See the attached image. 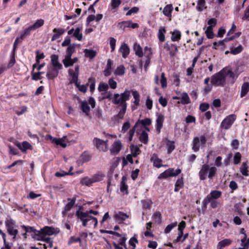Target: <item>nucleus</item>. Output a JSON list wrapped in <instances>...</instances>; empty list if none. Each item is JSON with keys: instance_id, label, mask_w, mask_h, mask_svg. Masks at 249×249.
<instances>
[{"instance_id": "obj_25", "label": "nucleus", "mask_w": 249, "mask_h": 249, "mask_svg": "<svg viewBox=\"0 0 249 249\" xmlns=\"http://www.w3.org/2000/svg\"><path fill=\"white\" fill-rule=\"evenodd\" d=\"M222 193L220 191L214 190L211 191V192L208 194L205 198L207 200H211V199L217 200L218 198L221 196Z\"/></svg>"}, {"instance_id": "obj_58", "label": "nucleus", "mask_w": 249, "mask_h": 249, "mask_svg": "<svg viewBox=\"0 0 249 249\" xmlns=\"http://www.w3.org/2000/svg\"><path fill=\"white\" fill-rule=\"evenodd\" d=\"M241 154L238 152H236L233 156V163L235 165L239 164L241 162Z\"/></svg>"}, {"instance_id": "obj_3", "label": "nucleus", "mask_w": 249, "mask_h": 249, "mask_svg": "<svg viewBox=\"0 0 249 249\" xmlns=\"http://www.w3.org/2000/svg\"><path fill=\"white\" fill-rule=\"evenodd\" d=\"M131 91L125 89L124 91L119 94H114L111 98L112 103L115 105H119L120 107H127L126 101L129 100Z\"/></svg>"}, {"instance_id": "obj_7", "label": "nucleus", "mask_w": 249, "mask_h": 249, "mask_svg": "<svg viewBox=\"0 0 249 249\" xmlns=\"http://www.w3.org/2000/svg\"><path fill=\"white\" fill-rule=\"evenodd\" d=\"M21 228L22 230V235L24 238H26L27 233H29L31 234L33 238L36 240V238L39 237L40 234H41L39 231L36 230L33 227L22 225Z\"/></svg>"}, {"instance_id": "obj_11", "label": "nucleus", "mask_w": 249, "mask_h": 249, "mask_svg": "<svg viewBox=\"0 0 249 249\" xmlns=\"http://www.w3.org/2000/svg\"><path fill=\"white\" fill-rule=\"evenodd\" d=\"M181 171L180 169L169 168L160 174L158 178L165 179L169 177H176L181 173Z\"/></svg>"}, {"instance_id": "obj_43", "label": "nucleus", "mask_w": 249, "mask_h": 249, "mask_svg": "<svg viewBox=\"0 0 249 249\" xmlns=\"http://www.w3.org/2000/svg\"><path fill=\"white\" fill-rule=\"evenodd\" d=\"M241 246L242 247L238 248L237 249H248L249 247V238L247 239V235L245 234V236L241 239Z\"/></svg>"}, {"instance_id": "obj_53", "label": "nucleus", "mask_w": 249, "mask_h": 249, "mask_svg": "<svg viewBox=\"0 0 249 249\" xmlns=\"http://www.w3.org/2000/svg\"><path fill=\"white\" fill-rule=\"evenodd\" d=\"M44 23V20L42 19H38L36 20L35 23L31 25L34 30H35L42 26Z\"/></svg>"}, {"instance_id": "obj_31", "label": "nucleus", "mask_w": 249, "mask_h": 249, "mask_svg": "<svg viewBox=\"0 0 249 249\" xmlns=\"http://www.w3.org/2000/svg\"><path fill=\"white\" fill-rule=\"evenodd\" d=\"M121 3V1L120 0H111L109 7L110 10L113 13L115 12Z\"/></svg>"}, {"instance_id": "obj_24", "label": "nucleus", "mask_w": 249, "mask_h": 249, "mask_svg": "<svg viewBox=\"0 0 249 249\" xmlns=\"http://www.w3.org/2000/svg\"><path fill=\"white\" fill-rule=\"evenodd\" d=\"M119 51L122 53L123 57L125 58L129 55L130 50L126 43H123L120 47Z\"/></svg>"}, {"instance_id": "obj_64", "label": "nucleus", "mask_w": 249, "mask_h": 249, "mask_svg": "<svg viewBox=\"0 0 249 249\" xmlns=\"http://www.w3.org/2000/svg\"><path fill=\"white\" fill-rule=\"evenodd\" d=\"M152 218L156 222L160 223L161 222V213L159 212H155L152 216Z\"/></svg>"}, {"instance_id": "obj_49", "label": "nucleus", "mask_w": 249, "mask_h": 249, "mask_svg": "<svg viewBox=\"0 0 249 249\" xmlns=\"http://www.w3.org/2000/svg\"><path fill=\"white\" fill-rule=\"evenodd\" d=\"M33 31H34V29L32 28L31 26H30L28 27L25 28L20 33L21 38H24L26 36H29Z\"/></svg>"}, {"instance_id": "obj_48", "label": "nucleus", "mask_w": 249, "mask_h": 249, "mask_svg": "<svg viewBox=\"0 0 249 249\" xmlns=\"http://www.w3.org/2000/svg\"><path fill=\"white\" fill-rule=\"evenodd\" d=\"M5 224L7 229L11 228H16V222L11 218H8L6 219Z\"/></svg>"}, {"instance_id": "obj_51", "label": "nucleus", "mask_w": 249, "mask_h": 249, "mask_svg": "<svg viewBox=\"0 0 249 249\" xmlns=\"http://www.w3.org/2000/svg\"><path fill=\"white\" fill-rule=\"evenodd\" d=\"M124 67L123 65H120L115 70L114 74L115 75L122 76L124 73Z\"/></svg>"}, {"instance_id": "obj_55", "label": "nucleus", "mask_w": 249, "mask_h": 249, "mask_svg": "<svg viewBox=\"0 0 249 249\" xmlns=\"http://www.w3.org/2000/svg\"><path fill=\"white\" fill-rule=\"evenodd\" d=\"M175 148V146L174 142L168 141L167 142L166 148L168 154H170L174 150Z\"/></svg>"}, {"instance_id": "obj_15", "label": "nucleus", "mask_w": 249, "mask_h": 249, "mask_svg": "<svg viewBox=\"0 0 249 249\" xmlns=\"http://www.w3.org/2000/svg\"><path fill=\"white\" fill-rule=\"evenodd\" d=\"M151 124V120L149 118H146L143 120H139L135 125L139 128L140 131L141 130H142L143 128H144L147 131H149V128L147 126L150 125Z\"/></svg>"}, {"instance_id": "obj_9", "label": "nucleus", "mask_w": 249, "mask_h": 249, "mask_svg": "<svg viewBox=\"0 0 249 249\" xmlns=\"http://www.w3.org/2000/svg\"><path fill=\"white\" fill-rule=\"evenodd\" d=\"M90 105L92 108H94L95 106V101L92 97H90L88 101L84 100L81 103V109L87 116L89 115L90 111Z\"/></svg>"}, {"instance_id": "obj_59", "label": "nucleus", "mask_w": 249, "mask_h": 249, "mask_svg": "<svg viewBox=\"0 0 249 249\" xmlns=\"http://www.w3.org/2000/svg\"><path fill=\"white\" fill-rule=\"evenodd\" d=\"M177 222H175L167 225L164 230V233L166 234L169 233L173 228L177 226Z\"/></svg>"}, {"instance_id": "obj_54", "label": "nucleus", "mask_w": 249, "mask_h": 249, "mask_svg": "<svg viewBox=\"0 0 249 249\" xmlns=\"http://www.w3.org/2000/svg\"><path fill=\"white\" fill-rule=\"evenodd\" d=\"M180 99L182 104H188L190 103L189 97L186 93H183L181 95Z\"/></svg>"}, {"instance_id": "obj_32", "label": "nucleus", "mask_w": 249, "mask_h": 249, "mask_svg": "<svg viewBox=\"0 0 249 249\" xmlns=\"http://www.w3.org/2000/svg\"><path fill=\"white\" fill-rule=\"evenodd\" d=\"M126 178L125 177H123L122 178L121 182L120 184V191L122 193L124 194H128V186L126 184Z\"/></svg>"}, {"instance_id": "obj_39", "label": "nucleus", "mask_w": 249, "mask_h": 249, "mask_svg": "<svg viewBox=\"0 0 249 249\" xmlns=\"http://www.w3.org/2000/svg\"><path fill=\"white\" fill-rule=\"evenodd\" d=\"M249 91V83L247 82H244L241 87L240 97L245 96Z\"/></svg>"}, {"instance_id": "obj_56", "label": "nucleus", "mask_w": 249, "mask_h": 249, "mask_svg": "<svg viewBox=\"0 0 249 249\" xmlns=\"http://www.w3.org/2000/svg\"><path fill=\"white\" fill-rule=\"evenodd\" d=\"M205 204H208L209 203H211V206L213 208H216L217 207L219 204V202L217 200L215 199H211V200H207V198H205L204 200Z\"/></svg>"}, {"instance_id": "obj_47", "label": "nucleus", "mask_w": 249, "mask_h": 249, "mask_svg": "<svg viewBox=\"0 0 249 249\" xmlns=\"http://www.w3.org/2000/svg\"><path fill=\"white\" fill-rule=\"evenodd\" d=\"M173 9V8L171 4L167 5L163 9V14L166 17H171Z\"/></svg>"}, {"instance_id": "obj_45", "label": "nucleus", "mask_w": 249, "mask_h": 249, "mask_svg": "<svg viewBox=\"0 0 249 249\" xmlns=\"http://www.w3.org/2000/svg\"><path fill=\"white\" fill-rule=\"evenodd\" d=\"M142 132L140 134V141L143 143L144 144H147L148 142V136L147 132H146L144 130H142Z\"/></svg>"}, {"instance_id": "obj_22", "label": "nucleus", "mask_w": 249, "mask_h": 249, "mask_svg": "<svg viewBox=\"0 0 249 249\" xmlns=\"http://www.w3.org/2000/svg\"><path fill=\"white\" fill-rule=\"evenodd\" d=\"M53 31L54 33V34L52 36L51 41H54L58 39L61 36L64 34L65 30L61 28H55L53 29Z\"/></svg>"}, {"instance_id": "obj_41", "label": "nucleus", "mask_w": 249, "mask_h": 249, "mask_svg": "<svg viewBox=\"0 0 249 249\" xmlns=\"http://www.w3.org/2000/svg\"><path fill=\"white\" fill-rule=\"evenodd\" d=\"M85 56L89 59H92L96 55V52L93 50L85 49L83 51Z\"/></svg>"}, {"instance_id": "obj_34", "label": "nucleus", "mask_w": 249, "mask_h": 249, "mask_svg": "<svg viewBox=\"0 0 249 249\" xmlns=\"http://www.w3.org/2000/svg\"><path fill=\"white\" fill-rule=\"evenodd\" d=\"M166 32V30L164 27L161 26L159 28L158 33V37L161 42L165 40V34Z\"/></svg>"}, {"instance_id": "obj_20", "label": "nucleus", "mask_w": 249, "mask_h": 249, "mask_svg": "<svg viewBox=\"0 0 249 249\" xmlns=\"http://www.w3.org/2000/svg\"><path fill=\"white\" fill-rule=\"evenodd\" d=\"M57 69H55L51 66L48 67V71L46 74V76L48 79H53L56 77L59 73V71Z\"/></svg>"}, {"instance_id": "obj_38", "label": "nucleus", "mask_w": 249, "mask_h": 249, "mask_svg": "<svg viewBox=\"0 0 249 249\" xmlns=\"http://www.w3.org/2000/svg\"><path fill=\"white\" fill-rule=\"evenodd\" d=\"M66 136H63L61 138H55L53 143L57 145H60L62 147L65 148L67 146V144L66 143Z\"/></svg>"}, {"instance_id": "obj_8", "label": "nucleus", "mask_w": 249, "mask_h": 249, "mask_svg": "<svg viewBox=\"0 0 249 249\" xmlns=\"http://www.w3.org/2000/svg\"><path fill=\"white\" fill-rule=\"evenodd\" d=\"M236 119V115L232 114L226 116L221 123L220 127L224 130L230 129Z\"/></svg>"}, {"instance_id": "obj_42", "label": "nucleus", "mask_w": 249, "mask_h": 249, "mask_svg": "<svg viewBox=\"0 0 249 249\" xmlns=\"http://www.w3.org/2000/svg\"><path fill=\"white\" fill-rule=\"evenodd\" d=\"M206 8L205 0H198L197 1V6L196 7L197 11L201 12Z\"/></svg>"}, {"instance_id": "obj_57", "label": "nucleus", "mask_w": 249, "mask_h": 249, "mask_svg": "<svg viewBox=\"0 0 249 249\" xmlns=\"http://www.w3.org/2000/svg\"><path fill=\"white\" fill-rule=\"evenodd\" d=\"M243 49V47L240 45L235 48H231L230 52L231 54L236 55L240 53L242 51Z\"/></svg>"}, {"instance_id": "obj_37", "label": "nucleus", "mask_w": 249, "mask_h": 249, "mask_svg": "<svg viewBox=\"0 0 249 249\" xmlns=\"http://www.w3.org/2000/svg\"><path fill=\"white\" fill-rule=\"evenodd\" d=\"M133 49L135 52L136 55L140 57H142L143 53L142 48L140 46V44L137 43H135L133 45Z\"/></svg>"}, {"instance_id": "obj_60", "label": "nucleus", "mask_w": 249, "mask_h": 249, "mask_svg": "<svg viewBox=\"0 0 249 249\" xmlns=\"http://www.w3.org/2000/svg\"><path fill=\"white\" fill-rule=\"evenodd\" d=\"M205 34L208 38H213L214 36L213 28L207 27L205 30Z\"/></svg>"}, {"instance_id": "obj_1", "label": "nucleus", "mask_w": 249, "mask_h": 249, "mask_svg": "<svg viewBox=\"0 0 249 249\" xmlns=\"http://www.w3.org/2000/svg\"><path fill=\"white\" fill-rule=\"evenodd\" d=\"M79 68V65H75L74 68L69 69L68 73L71 78L70 82L74 83L80 91L85 93L87 89V86L85 85H80L78 82Z\"/></svg>"}, {"instance_id": "obj_4", "label": "nucleus", "mask_w": 249, "mask_h": 249, "mask_svg": "<svg viewBox=\"0 0 249 249\" xmlns=\"http://www.w3.org/2000/svg\"><path fill=\"white\" fill-rule=\"evenodd\" d=\"M217 168L215 166L209 167L208 164H204L202 166L199 172V178L201 180H205L208 177L210 179H213L216 175Z\"/></svg>"}, {"instance_id": "obj_46", "label": "nucleus", "mask_w": 249, "mask_h": 249, "mask_svg": "<svg viewBox=\"0 0 249 249\" xmlns=\"http://www.w3.org/2000/svg\"><path fill=\"white\" fill-rule=\"evenodd\" d=\"M240 171L244 176H249L248 166L247 162H243L240 168Z\"/></svg>"}, {"instance_id": "obj_30", "label": "nucleus", "mask_w": 249, "mask_h": 249, "mask_svg": "<svg viewBox=\"0 0 249 249\" xmlns=\"http://www.w3.org/2000/svg\"><path fill=\"white\" fill-rule=\"evenodd\" d=\"M128 217V215L123 212H118L114 215L115 220L119 223H121Z\"/></svg>"}, {"instance_id": "obj_44", "label": "nucleus", "mask_w": 249, "mask_h": 249, "mask_svg": "<svg viewBox=\"0 0 249 249\" xmlns=\"http://www.w3.org/2000/svg\"><path fill=\"white\" fill-rule=\"evenodd\" d=\"M130 91L132 92L133 98L134 99L133 103L137 106H139L140 102V95L139 92L136 90H132Z\"/></svg>"}, {"instance_id": "obj_23", "label": "nucleus", "mask_w": 249, "mask_h": 249, "mask_svg": "<svg viewBox=\"0 0 249 249\" xmlns=\"http://www.w3.org/2000/svg\"><path fill=\"white\" fill-rule=\"evenodd\" d=\"M150 160L153 163V165L155 167L159 168L163 166V165L162 164V160L159 158L156 154H153L152 155Z\"/></svg>"}, {"instance_id": "obj_17", "label": "nucleus", "mask_w": 249, "mask_h": 249, "mask_svg": "<svg viewBox=\"0 0 249 249\" xmlns=\"http://www.w3.org/2000/svg\"><path fill=\"white\" fill-rule=\"evenodd\" d=\"M123 144L120 140L115 141L112 144L110 152L112 155H117L121 151Z\"/></svg>"}, {"instance_id": "obj_18", "label": "nucleus", "mask_w": 249, "mask_h": 249, "mask_svg": "<svg viewBox=\"0 0 249 249\" xmlns=\"http://www.w3.org/2000/svg\"><path fill=\"white\" fill-rule=\"evenodd\" d=\"M51 61L52 66L51 67L54 68L58 70H61L63 69L62 65L59 61V57L57 55L53 54L51 56Z\"/></svg>"}, {"instance_id": "obj_52", "label": "nucleus", "mask_w": 249, "mask_h": 249, "mask_svg": "<svg viewBox=\"0 0 249 249\" xmlns=\"http://www.w3.org/2000/svg\"><path fill=\"white\" fill-rule=\"evenodd\" d=\"M75 52V45L72 44L69 45L66 50V54L65 57H71L73 53Z\"/></svg>"}, {"instance_id": "obj_62", "label": "nucleus", "mask_w": 249, "mask_h": 249, "mask_svg": "<svg viewBox=\"0 0 249 249\" xmlns=\"http://www.w3.org/2000/svg\"><path fill=\"white\" fill-rule=\"evenodd\" d=\"M142 208L143 209H149L152 205V202L149 200H145L142 201Z\"/></svg>"}, {"instance_id": "obj_14", "label": "nucleus", "mask_w": 249, "mask_h": 249, "mask_svg": "<svg viewBox=\"0 0 249 249\" xmlns=\"http://www.w3.org/2000/svg\"><path fill=\"white\" fill-rule=\"evenodd\" d=\"M82 30V26L78 27L75 29L72 28L68 31V34L71 35L78 41H81L83 39Z\"/></svg>"}, {"instance_id": "obj_13", "label": "nucleus", "mask_w": 249, "mask_h": 249, "mask_svg": "<svg viewBox=\"0 0 249 249\" xmlns=\"http://www.w3.org/2000/svg\"><path fill=\"white\" fill-rule=\"evenodd\" d=\"M41 234L36 240H42L43 238L48 237L47 235H52L55 233V229L50 227H45L39 231Z\"/></svg>"}, {"instance_id": "obj_63", "label": "nucleus", "mask_w": 249, "mask_h": 249, "mask_svg": "<svg viewBox=\"0 0 249 249\" xmlns=\"http://www.w3.org/2000/svg\"><path fill=\"white\" fill-rule=\"evenodd\" d=\"M7 232L9 234L13 236V238H15L17 234L18 233V230L15 228H11L7 229Z\"/></svg>"}, {"instance_id": "obj_10", "label": "nucleus", "mask_w": 249, "mask_h": 249, "mask_svg": "<svg viewBox=\"0 0 249 249\" xmlns=\"http://www.w3.org/2000/svg\"><path fill=\"white\" fill-rule=\"evenodd\" d=\"M108 141H103L98 138H94L93 143L97 150L101 152H107L108 150Z\"/></svg>"}, {"instance_id": "obj_29", "label": "nucleus", "mask_w": 249, "mask_h": 249, "mask_svg": "<svg viewBox=\"0 0 249 249\" xmlns=\"http://www.w3.org/2000/svg\"><path fill=\"white\" fill-rule=\"evenodd\" d=\"M171 40L172 41H178L181 38V33L178 30L175 29L173 31L171 32Z\"/></svg>"}, {"instance_id": "obj_36", "label": "nucleus", "mask_w": 249, "mask_h": 249, "mask_svg": "<svg viewBox=\"0 0 249 249\" xmlns=\"http://www.w3.org/2000/svg\"><path fill=\"white\" fill-rule=\"evenodd\" d=\"M222 71H224L223 73L224 74L225 79L227 77H228L234 80L236 78L235 74L230 69L225 68H223ZM233 82L234 81H233Z\"/></svg>"}, {"instance_id": "obj_50", "label": "nucleus", "mask_w": 249, "mask_h": 249, "mask_svg": "<svg viewBox=\"0 0 249 249\" xmlns=\"http://www.w3.org/2000/svg\"><path fill=\"white\" fill-rule=\"evenodd\" d=\"M41 240L45 242V243L43 245L44 249L52 248L53 245V242L50 237H47L45 238H44L42 239V240Z\"/></svg>"}, {"instance_id": "obj_2", "label": "nucleus", "mask_w": 249, "mask_h": 249, "mask_svg": "<svg viewBox=\"0 0 249 249\" xmlns=\"http://www.w3.org/2000/svg\"><path fill=\"white\" fill-rule=\"evenodd\" d=\"M75 215L77 218L82 222V225L84 227H86L88 223L90 225H93L95 227L97 225V219L89 214L88 212H84L77 210Z\"/></svg>"}, {"instance_id": "obj_19", "label": "nucleus", "mask_w": 249, "mask_h": 249, "mask_svg": "<svg viewBox=\"0 0 249 249\" xmlns=\"http://www.w3.org/2000/svg\"><path fill=\"white\" fill-rule=\"evenodd\" d=\"M118 26L120 29L124 30L126 28H137L139 27V25L137 23H133L131 21L128 20L119 22Z\"/></svg>"}, {"instance_id": "obj_33", "label": "nucleus", "mask_w": 249, "mask_h": 249, "mask_svg": "<svg viewBox=\"0 0 249 249\" xmlns=\"http://www.w3.org/2000/svg\"><path fill=\"white\" fill-rule=\"evenodd\" d=\"M232 241L230 239H225L220 241L217 246V249H223L231 244Z\"/></svg>"}, {"instance_id": "obj_35", "label": "nucleus", "mask_w": 249, "mask_h": 249, "mask_svg": "<svg viewBox=\"0 0 249 249\" xmlns=\"http://www.w3.org/2000/svg\"><path fill=\"white\" fill-rule=\"evenodd\" d=\"M69 202L65 205L64 211L62 212V214L65 215L66 212L70 211L75 204V200L74 199H69Z\"/></svg>"}, {"instance_id": "obj_28", "label": "nucleus", "mask_w": 249, "mask_h": 249, "mask_svg": "<svg viewBox=\"0 0 249 249\" xmlns=\"http://www.w3.org/2000/svg\"><path fill=\"white\" fill-rule=\"evenodd\" d=\"M144 51L147 57V59L144 65L145 69L146 70L150 62V58L152 54L151 48L146 46L144 47Z\"/></svg>"}, {"instance_id": "obj_27", "label": "nucleus", "mask_w": 249, "mask_h": 249, "mask_svg": "<svg viewBox=\"0 0 249 249\" xmlns=\"http://www.w3.org/2000/svg\"><path fill=\"white\" fill-rule=\"evenodd\" d=\"M112 65H113L112 61L109 59H108L106 68L103 71V73L105 76H106V77L109 76L111 74L112 69Z\"/></svg>"}, {"instance_id": "obj_21", "label": "nucleus", "mask_w": 249, "mask_h": 249, "mask_svg": "<svg viewBox=\"0 0 249 249\" xmlns=\"http://www.w3.org/2000/svg\"><path fill=\"white\" fill-rule=\"evenodd\" d=\"M78 61L77 57L72 58L71 57H65L62 60V62L65 68H68L73 65Z\"/></svg>"}, {"instance_id": "obj_26", "label": "nucleus", "mask_w": 249, "mask_h": 249, "mask_svg": "<svg viewBox=\"0 0 249 249\" xmlns=\"http://www.w3.org/2000/svg\"><path fill=\"white\" fill-rule=\"evenodd\" d=\"M164 117L162 114H159L156 119V130L160 133L163 125Z\"/></svg>"}, {"instance_id": "obj_5", "label": "nucleus", "mask_w": 249, "mask_h": 249, "mask_svg": "<svg viewBox=\"0 0 249 249\" xmlns=\"http://www.w3.org/2000/svg\"><path fill=\"white\" fill-rule=\"evenodd\" d=\"M104 177V175L98 173L93 175L91 177H85L81 178L80 182L83 185L90 186L93 183L103 180Z\"/></svg>"}, {"instance_id": "obj_16", "label": "nucleus", "mask_w": 249, "mask_h": 249, "mask_svg": "<svg viewBox=\"0 0 249 249\" xmlns=\"http://www.w3.org/2000/svg\"><path fill=\"white\" fill-rule=\"evenodd\" d=\"M15 144L22 153H26L27 150H32L33 149L32 145L27 141H23L22 142H16Z\"/></svg>"}, {"instance_id": "obj_6", "label": "nucleus", "mask_w": 249, "mask_h": 249, "mask_svg": "<svg viewBox=\"0 0 249 249\" xmlns=\"http://www.w3.org/2000/svg\"><path fill=\"white\" fill-rule=\"evenodd\" d=\"M224 71L222 70L218 72L213 74L211 77L212 84L214 86H224L226 84V79L224 76Z\"/></svg>"}, {"instance_id": "obj_12", "label": "nucleus", "mask_w": 249, "mask_h": 249, "mask_svg": "<svg viewBox=\"0 0 249 249\" xmlns=\"http://www.w3.org/2000/svg\"><path fill=\"white\" fill-rule=\"evenodd\" d=\"M206 142V138L204 135H202L200 137H195L193 141V150L195 152L198 151L200 146L204 145Z\"/></svg>"}, {"instance_id": "obj_61", "label": "nucleus", "mask_w": 249, "mask_h": 249, "mask_svg": "<svg viewBox=\"0 0 249 249\" xmlns=\"http://www.w3.org/2000/svg\"><path fill=\"white\" fill-rule=\"evenodd\" d=\"M130 127V124L129 120L124 122L122 126L121 132L125 133Z\"/></svg>"}, {"instance_id": "obj_40", "label": "nucleus", "mask_w": 249, "mask_h": 249, "mask_svg": "<svg viewBox=\"0 0 249 249\" xmlns=\"http://www.w3.org/2000/svg\"><path fill=\"white\" fill-rule=\"evenodd\" d=\"M136 131L137 133H140L141 132L139 130V128H138L135 125L129 130L127 134V136L129 142L131 141L133 139V137L134 136L135 131Z\"/></svg>"}]
</instances>
